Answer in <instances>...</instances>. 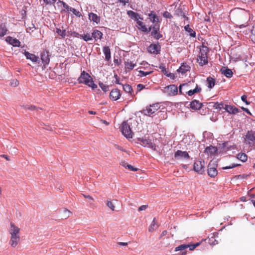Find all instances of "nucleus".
Segmentation results:
<instances>
[{"label": "nucleus", "instance_id": "nucleus-1", "mask_svg": "<svg viewBox=\"0 0 255 255\" xmlns=\"http://www.w3.org/2000/svg\"><path fill=\"white\" fill-rule=\"evenodd\" d=\"M9 233L10 235V239L9 244L13 248H15L20 242V229L15 225L11 222Z\"/></svg>", "mask_w": 255, "mask_h": 255}, {"label": "nucleus", "instance_id": "nucleus-2", "mask_svg": "<svg viewBox=\"0 0 255 255\" xmlns=\"http://www.w3.org/2000/svg\"><path fill=\"white\" fill-rule=\"evenodd\" d=\"M77 80L79 84H84L87 85L93 90L97 88V85L94 83L91 76L85 71H83L81 72Z\"/></svg>", "mask_w": 255, "mask_h": 255}, {"label": "nucleus", "instance_id": "nucleus-3", "mask_svg": "<svg viewBox=\"0 0 255 255\" xmlns=\"http://www.w3.org/2000/svg\"><path fill=\"white\" fill-rule=\"evenodd\" d=\"M208 49L206 46H203L202 48L200 49L197 59L200 65L203 66L208 63Z\"/></svg>", "mask_w": 255, "mask_h": 255}, {"label": "nucleus", "instance_id": "nucleus-4", "mask_svg": "<svg viewBox=\"0 0 255 255\" xmlns=\"http://www.w3.org/2000/svg\"><path fill=\"white\" fill-rule=\"evenodd\" d=\"M160 106L159 104L155 103L146 107V108L143 109L141 112L144 115L150 117L152 116L156 112H157Z\"/></svg>", "mask_w": 255, "mask_h": 255}, {"label": "nucleus", "instance_id": "nucleus-5", "mask_svg": "<svg viewBox=\"0 0 255 255\" xmlns=\"http://www.w3.org/2000/svg\"><path fill=\"white\" fill-rule=\"evenodd\" d=\"M137 140L139 141L141 145L144 146L150 147L154 150L156 149L155 144L152 142V139H150L149 137H142L137 138Z\"/></svg>", "mask_w": 255, "mask_h": 255}, {"label": "nucleus", "instance_id": "nucleus-6", "mask_svg": "<svg viewBox=\"0 0 255 255\" xmlns=\"http://www.w3.org/2000/svg\"><path fill=\"white\" fill-rule=\"evenodd\" d=\"M121 130L122 133L127 138H130L132 137L133 132L129 124L127 122L123 123Z\"/></svg>", "mask_w": 255, "mask_h": 255}, {"label": "nucleus", "instance_id": "nucleus-7", "mask_svg": "<svg viewBox=\"0 0 255 255\" xmlns=\"http://www.w3.org/2000/svg\"><path fill=\"white\" fill-rule=\"evenodd\" d=\"M217 165L212 162H210L208 166V174L211 177H215L217 175L218 171L217 170Z\"/></svg>", "mask_w": 255, "mask_h": 255}, {"label": "nucleus", "instance_id": "nucleus-8", "mask_svg": "<svg viewBox=\"0 0 255 255\" xmlns=\"http://www.w3.org/2000/svg\"><path fill=\"white\" fill-rule=\"evenodd\" d=\"M159 24L155 23L152 27H150L149 28V30H150L151 28L152 29L151 35L156 39H159L162 37V35L159 32Z\"/></svg>", "mask_w": 255, "mask_h": 255}, {"label": "nucleus", "instance_id": "nucleus-9", "mask_svg": "<svg viewBox=\"0 0 255 255\" xmlns=\"http://www.w3.org/2000/svg\"><path fill=\"white\" fill-rule=\"evenodd\" d=\"M174 156L176 160H185L190 158V156L187 151H183L180 150H178L176 151Z\"/></svg>", "mask_w": 255, "mask_h": 255}, {"label": "nucleus", "instance_id": "nucleus-10", "mask_svg": "<svg viewBox=\"0 0 255 255\" xmlns=\"http://www.w3.org/2000/svg\"><path fill=\"white\" fill-rule=\"evenodd\" d=\"M164 92L166 93L169 96H175L178 93L177 87L175 85H170L164 88Z\"/></svg>", "mask_w": 255, "mask_h": 255}, {"label": "nucleus", "instance_id": "nucleus-11", "mask_svg": "<svg viewBox=\"0 0 255 255\" xmlns=\"http://www.w3.org/2000/svg\"><path fill=\"white\" fill-rule=\"evenodd\" d=\"M244 140L246 143L250 145H254V143L255 142V132L253 131H249L245 136Z\"/></svg>", "mask_w": 255, "mask_h": 255}, {"label": "nucleus", "instance_id": "nucleus-12", "mask_svg": "<svg viewBox=\"0 0 255 255\" xmlns=\"http://www.w3.org/2000/svg\"><path fill=\"white\" fill-rule=\"evenodd\" d=\"M205 162L204 161L197 160L194 162V169L195 171L202 173L204 171Z\"/></svg>", "mask_w": 255, "mask_h": 255}, {"label": "nucleus", "instance_id": "nucleus-13", "mask_svg": "<svg viewBox=\"0 0 255 255\" xmlns=\"http://www.w3.org/2000/svg\"><path fill=\"white\" fill-rule=\"evenodd\" d=\"M224 109L230 114L235 115L240 111L239 109L233 105H225Z\"/></svg>", "mask_w": 255, "mask_h": 255}, {"label": "nucleus", "instance_id": "nucleus-14", "mask_svg": "<svg viewBox=\"0 0 255 255\" xmlns=\"http://www.w3.org/2000/svg\"><path fill=\"white\" fill-rule=\"evenodd\" d=\"M121 93L118 89H115L111 91L110 93V98L113 101L118 100L121 97Z\"/></svg>", "mask_w": 255, "mask_h": 255}, {"label": "nucleus", "instance_id": "nucleus-15", "mask_svg": "<svg viewBox=\"0 0 255 255\" xmlns=\"http://www.w3.org/2000/svg\"><path fill=\"white\" fill-rule=\"evenodd\" d=\"M5 41L9 44L12 45L14 47H20V42L19 40L13 38L11 36H7L6 37Z\"/></svg>", "mask_w": 255, "mask_h": 255}, {"label": "nucleus", "instance_id": "nucleus-16", "mask_svg": "<svg viewBox=\"0 0 255 255\" xmlns=\"http://www.w3.org/2000/svg\"><path fill=\"white\" fill-rule=\"evenodd\" d=\"M127 14L131 19L136 21L138 19H140L141 20H143V18L140 17V15L138 13L132 10H128L127 11Z\"/></svg>", "mask_w": 255, "mask_h": 255}, {"label": "nucleus", "instance_id": "nucleus-17", "mask_svg": "<svg viewBox=\"0 0 255 255\" xmlns=\"http://www.w3.org/2000/svg\"><path fill=\"white\" fill-rule=\"evenodd\" d=\"M160 50V46L158 44H151L148 48V51L152 54H158Z\"/></svg>", "mask_w": 255, "mask_h": 255}, {"label": "nucleus", "instance_id": "nucleus-18", "mask_svg": "<svg viewBox=\"0 0 255 255\" xmlns=\"http://www.w3.org/2000/svg\"><path fill=\"white\" fill-rule=\"evenodd\" d=\"M41 59L44 65H47L49 63L50 58L49 52L48 51H43L41 54Z\"/></svg>", "mask_w": 255, "mask_h": 255}, {"label": "nucleus", "instance_id": "nucleus-19", "mask_svg": "<svg viewBox=\"0 0 255 255\" xmlns=\"http://www.w3.org/2000/svg\"><path fill=\"white\" fill-rule=\"evenodd\" d=\"M202 103L196 100H194L190 104V108L194 110H199L202 107Z\"/></svg>", "mask_w": 255, "mask_h": 255}, {"label": "nucleus", "instance_id": "nucleus-20", "mask_svg": "<svg viewBox=\"0 0 255 255\" xmlns=\"http://www.w3.org/2000/svg\"><path fill=\"white\" fill-rule=\"evenodd\" d=\"M24 54L26 59L30 60L33 62L36 63L39 61L38 57L33 54L30 53L27 51H25Z\"/></svg>", "mask_w": 255, "mask_h": 255}, {"label": "nucleus", "instance_id": "nucleus-21", "mask_svg": "<svg viewBox=\"0 0 255 255\" xmlns=\"http://www.w3.org/2000/svg\"><path fill=\"white\" fill-rule=\"evenodd\" d=\"M148 16L150 20L154 24L159 22L158 17L154 11H151L150 13L148 14Z\"/></svg>", "mask_w": 255, "mask_h": 255}, {"label": "nucleus", "instance_id": "nucleus-22", "mask_svg": "<svg viewBox=\"0 0 255 255\" xmlns=\"http://www.w3.org/2000/svg\"><path fill=\"white\" fill-rule=\"evenodd\" d=\"M190 66L187 63H183L179 68L177 70L178 72L181 73L182 74H184L187 71H190Z\"/></svg>", "mask_w": 255, "mask_h": 255}, {"label": "nucleus", "instance_id": "nucleus-23", "mask_svg": "<svg viewBox=\"0 0 255 255\" xmlns=\"http://www.w3.org/2000/svg\"><path fill=\"white\" fill-rule=\"evenodd\" d=\"M57 4L58 6L62 5L63 7L64 8V9H62L61 10V12H63L66 11L67 12H68L70 10L71 8V7H70L66 2L60 0H58V1L57 2Z\"/></svg>", "mask_w": 255, "mask_h": 255}, {"label": "nucleus", "instance_id": "nucleus-24", "mask_svg": "<svg viewBox=\"0 0 255 255\" xmlns=\"http://www.w3.org/2000/svg\"><path fill=\"white\" fill-rule=\"evenodd\" d=\"M103 33L99 30L95 29L92 33V36L96 41L102 38Z\"/></svg>", "mask_w": 255, "mask_h": 255}, {"label": "nucleus", "instance_id": "nucleus-25", "mask_svg": "<svg viewBox=\"0 0 255 255\" xmlns=\"http://www.w3.org/2000/svg\"><path fill=\"white\" fill-rule=\"evenodd\" d=\"M89 18L91 21L98 23L100 21V18L96 13L90 12L89 13Z\"/></svg>", "mask_w": 255, "mask_h": 255}, {"label": "nucleus", "instance_id": "nucleus-26", "mask_svg": "<svg viewBox=\"0 0 255 255\" xmlns=\"http://www.w3.org/2000/svg\"><path fill=\"white\" fill-rule=\"evenodd\" d=\"M125 69L126 70L130 71L132 70L136 66L135 63H132L131 61L128 60L125 62Z\"/></svg>", "mask_w": 255, "mask_h": 255}, {"label": "nucleus", "instance_id": "nucleus-27", "mask_svg": "<svg viewBox=\"0 0 255 255\" xmlns=\"http://www.w3.org/2000/svg\"><path fill=\"white\" fill-rule=\"evenodd\" d=\"M140 20V19H138L136 21V23L138 25V28L143 32L148 31V30L146 25Z\"/></svg>", "mask_w": 255, "mask_h": 255}, {"label": "nucleus", "instance_id": "nucleus-28", "mask_svg": "<svg viewBox=\"0 0 255 255\" xmlns=\"http://www.w3.org/2000/svg\"><path fill=\"white\" fill-rule=\"evenodd\" d=\"M217 151V149L216 147L211 146L207 147L205 148V152L210 155L214 154Z\"/></svg>", "mask_w": 255, "mask_h": 255}, {"label": "nucleus", "instance_id": "nucleus-29", "mask_svg": "<svg viewBox=\"0 0 255 255\" xmlns=\"http://www.w3.org/2000/svg\"><path fill=\"white\" fill-rule=\"evenodd\" d=\"M103 52L105 55V58L107 60L111 59V50L109 47L105 46L103 48Z\"/></svg>", "mask_w": 255, "mask_h": 255}, {"label": "nucleus", "instance_id": "nucleus-30", "mask_svg": "<svg viewBox=\"0 0 255 255\" xmlns=\"http://www.w3.org/2000/svg\"><path fill=\"white\" fill-rule=\"evenodd\" d=\"M158 227V225L157 224V223L156 222L155 219L154 218L151 224H150V225L149 227L148 231L150 232H152L154 230L157 229Z\"/></svg>", "mask_w": 255, "mask_h": 255}, {"label": "nucleus", "instance_id": "nucleus-31", "mask_svg": "<svg viewBox=\"0 0 255 255\" xmlns=\"http://www.w3.org/2000/svg\"><path fill=\"white\" fill-rule=\"evenodd\" d=\"M8 30L4 24H0V37H2L6 34Z\"/></svg>", "mask_w": 255, "mask_h": 255}, {"label": "nucleus", "instance_id": "nucleus-32", "mask_svg": "<svg viewBox=\"0 0 255 255\" xmlns=\"http://www.w3.org/2000/svg\"><path fill=\"white\" fill-rule=\"evenodd\" d=\"M207 82L208 87L210 89L213 88L215 84V79L211 77H209L207 78Z\"/></svg>", "mask_w": 255, "mask_h": 255}, {"label": "nucleus", "instance_id": "nucleus-33", "mask_svg": "<svg viewBox=\"0 0 255 255\" xmlns=\"http://www.w3.org/2000/svg\"><path fill=\"white\" fill-rule=\"evenodd\" d=\"M123 89L126 92L130 94V95H132V93L133 92V91L132 87L130 85L128 84L124 85Z\"/></svg>", "mask_w": 255, "mask_h": 255}, {"label": "nucleus", "instance_id": "nucleus-34", "mask_svg": "<svg viewBox=\"0 0 255 255\" xmlns=\"http://www.w3.org/2000/svg\"><path fill=\"white\" fill-rule=\"evenodd\" d=\"M185 30L187 31L189 35L193 37H195L196 36V33L195 31H194L190 26L189 25H187L184 27Z\"/></svg>", "mask_w": 255, "mask_h": 255}, {"label": "nucleus", "instance_id": "nucleus-35", "mask_svg": "<svg viewBox=\"0 0 255 255\" xmlns=\"http://www.w3.org/2000/svg\"><path fill=\"white\" fill-rule=\"evenodd\" d=\"M237 157L242 162H246L248 159L247 155L244 153H240L238 154Z\"/></svg>", "mask_w": 255, "mask_h": 255}, {"label": "nucleus", "instance_id": "nucleus-36", "mask_svg": "<svg viewBox=\"0 0 255 255\" xmlns=\"http://www.w3.org/2000/svg\"><path fill=\"white\" fill-rule=\"evenodd\" d=\"M201 91V88L198 86L193 90H190L188 91L187 94L189 96H191L195 93H199Z\"/></svg>", "mask_w": 255, "mask_h": 255}, {"label": "nucleus", "instance_id": "nucleus-37", "mask_svg": "<svg viewBox=\"0 0 255 255\" xmlns=\"http://www.w3.org/2000/svg\"><path fill=\"white\" fill-rule=\"evenodd\" d=\"M222 73H223L228 78L232 77L233 74L232 71L228 68L223 70L222 71Z\"/></svg>", "mask_w": 255, "mask_h": 255}, {"label": "nucleus", "instance_id": "nucleus-38", "mask_svg": "<svg viewBox=\"0 0 255 255\" xmlns=\"http://www.w3.org/2000/svg\"><path fill=\"white\" fill-rule=\"evenodd\" d=\"M56 33L60 35L62 38H64L66 35V30H61L60 28H56Z\"/></svg>", "mask_w": 255, "mask_h": 255}, {"label": "nucleus", "instance_id": "nucleus-39", "mask_svg": "<svg viewBox=\"0 0 255 255\" xmlns=\"http://www.w3.org/2000/svg\"><path fill=\"white\" fill-rule=\"evenodd\" d=\"M80 36L85 41H88L92 39V36H91L89 33L81 35Z\"/></svg>", "mask_w": 255, "mask_h": 255}, {"label": "nucleus", "instance_id": "nucleus-40", "mask_svg": "<svg viewBox=\"0 0 255 255\" xmlns=\"http://www.w3.org/2000/svg\"><path fill=\"white\" fill-rule=\"evenodd\" d=\"M35 29L36 27L34 24L31 23L27 25V26L26 27V31L27 32L30 33L31 32L33 31Z\"/></svg>", "mask_w": 255, "mask_h": 255}, {"label": "nucleus", "instance_id": "nucleus-41", "mask_svg": "<svg viewBox=\"0 0 255 255\" xmlns=\"http://www.w3.org/2000/svg\"><path fill=\"white\" fill-rule=\"evenodd\" d=\"M72 215V212L68 209H64L63 213V217L65 219L69 218Z\"/></svg>", "mask_w": 255, "mask_h": 255}, {"label": "nucleus", "instance_id": "nucleus-42", "mask_svg": "<svg viewBox=\"0 0 255 255\" xmlns=\"http://www.w3.org/2000/svg\"><path fill=\"white\" fill-rule=\"evenodd\" d=\"M188 248V246L186 244H182L178 247H176L175 249V251H184Z\"/></svg>", "mask_w": 255, "mask_h": 255}, {"label": "nucleus", "instance_id": "nucleus-43", "mask_svg": "<svg viewBox=\"0 0 255 255\" xmlns=\"http://www.w3.org/2000/svg\"><path fill=\"white\" fill-rule=\"evenodd\" d=\"M24 108L26 110H29L31 111L35 110L37 112L39 111V110H41V108H37L35 106L32 105H26L24 107Z\"/></svg>", "mask_w": 255, "mask_h": 255}, {"label": "nucleus", "instance_id": "nucleus-44", "mask_svg": "<svg viewBox=\"0 0 255 255\" xmlns=\"http://www.w3.org/2000/svg\"><path fill=\"white\" fill-rule=\"evenodd\" d=\"M224 104L222 103H218V102H216L215 103H214V105L213 106V107L216 109H219V110H221V109L222 108H224Z\"/></svg>", "mask_w": 255, "mask_h": 255}, {"label": "nucleus", "instance_id": "nucleus-45", "mask_svg": "<svg viewBox=\"0 0 255 255\" xmlns=\"http://www.w3.org/2000/svg\"><path fill=\"white\" fill-rule=\"evenodd\" d=\"M106 205L112 211H115V206L114 205L113 203L111 201L107 200V201Z\"/></svg>", "mask_w": 255, "mask_h": 255}, {"label": "nucleus", "instance_id": "nucleus-46", "mask_svg": "<svg viewBox=\"0 0 255 255\" xmlns=\"http://www.w3.org/2000/svg\"><path fill=\"white\" fill-rule=\"evenodd\" d=\"M70 11L72 12L76 16L80 17L82 16L81 13L79 11H77L75 8L71 7Z\"/></svg>", "mask_w": 255, "mask_h": 255}, {"label": "nucleus", "instance_id": "nucleus-47", "mask_svg": "<svg viewBox=\"0 0 255 255\" xmlns=\"http://www.w3.org/2000/svg\"><path fill=\"white\" fill-rule=\"evenodd\" d=\"M250 37L252 40L255 43V25L253 26Z\"/></svg>", "mask_w": 255, "mask_h": 255}, {"label": "nucleus", "instance_id": "nucleus-48", "mask_svg": "<svg viewBox=\"0 0 255 255\" xmlns=\"http://www.w3.org/2000/svg\"><path fill=\"white\" fill-rule=\"evenodd\" d=\"M138 72L139 76L144 77L151 74L152 73V71H151L149 72H144L143 71L139 70Z\"/></svg>", "mask_w": 255, "mask_h": 255}, {"label": "nucleus", "instance_id": "nucleus-49", "mask_svg": "<svg viewBox=\"0 0 255 255\" xmlns=\"http://www.w3.org/2000/svg\"><path fill=\"white\" fill-rule=\"evenodd\" d=\"M240 165H241L240 164L232 163V164L230 165L229 166L223 167L222 168L223 169H231V168L236 167L240 166Z\"/></svg>", "mask_w": 255, "mask_h": 255}, {"label": "nucleus", "instance_id": "nucleus-50", "mask_svg": "<svg viewBox=\"0 0 255 255\" xmlns=\"http://www.w3.org/2000/svg\"><path fill=\"white\" fill-rule=\"evenodd\" d=\"M163 16L165 18H169V19H171L173 17L172 14L167 11H165L163 13Z\"/></svg>", "mask_w": 255, "mask_h": 255}, {"label": "nucleus", "instance_id": "nucleus-51", "mask_svg": "<svg viewBox=\"0 0 255 255\" xmlns=\"http://www.w3.org/2000/svg\"><path fill=\"white\" fill-rule=\"evenodd\" d=\"M200 244L199 243H197L193 245H187L188 246V248L190 251H193L197 247L199 246Z\"/></svg>", "mask_w": 255, "mask_h": 255}, {"label": "nucleus", "instance_id": "nucleus-52", "mask_svg": "<svg viewBox=\"0 0 255 255\" xmlns=\"http://www.w3.org/2000/svg\"><path fill=\"white\" fill-rule=\"evenodd\" d=\"M19 84V82L17 79H13L11 81L10 85L13 87H16Z\"/></svg>", "mask_w": 255, "mask_h": 255}, {"label": "nucleus", "instance_id": "nucleus-53", "mask_svg": "<svg viewBox=\"0 0 255 255\" xmlns=\"http://www.w3.org/2000/svg\"><path fill=\"white\" fill-rule=\"evenodd\" d=\"M99 86L104 91L106 92L108 90V86H107L103 83H100Z\"/></svg>", "mask_w": 255, "mask_h": 255}, {"label": "nucleus", "instance_id": "nucleus-54", "mask_svg": "<svg viewBox=\"0 0 255 255\" xmlns=\"http://www.w3.org/2000/svg\"><path fill=\"white\" fill-rule=\"evenodd\" d=\"M145 88V86L142 84H139L137 85V91L139 92Z\"/></svg>", "mask_w": 255, "mask_h": 255}, {"label": "nucleus", "instance_id": "nucleus-55", "mask_svg": "<svg viewBox=\"0 0 255 255\" xmlns=\"http://www.w3.org/2000/svg\"><path fill=\"white\" fill-rule=\"evenodd\" d=\"M127 168L130 171H136L137 170V168L133 167L132 166L129 164H127Z\"/></svg>", "mask_w": 255, "mask_h": 255}, {"label": "nucleus", "instance_id": "nucleus-56", "mask_svg": "<svg viewBox=\"0 0 255 255\" xmlns=\"http://www.w3.org/2000/svg\"><path fill=\"white\" fill-rule=\"evenodd\" d=\"M80 34H79L78 32L75 31L71 32V36L74 37H79L80 36Z\"/></svg>", "mask_w": 255, "mask_h": 255}, {"label": "nucleus", "instance_id": "nucleus-57", "mask_svg": "<svg viewBox=\"0 0 255 255\" xmlns=\"http://www.w3.org/2000/svg\"><path fill=\"white\" fill-rule=\"evenodd\" d=\"M114 77L116 79L115 80V83L117 84H121V83H120V78L118 77V75L117 74H115L114 75Z\"/></svg>", "mask_w": 255, "mask_h": 255}, {"label": "nucleus", "instance_id": "nucleus-58", "mask_svg": "<svg viewBox=\"0 0 255 255\" xmlns=\"http://www.w3.org/2000/svg\"><path fill=\"white\" fill-rule=\"evenodd\" d=\"M247 97L246 95H243L242 97H241V100L244 102L245 103H246V104L248 105L249 104V102H248L247 100Z\"/></svg>", "mask_w": 255, "mask_h": 255}, {"label": "nucleus", "instance_id": "nucleus-59", "mask_svg": "<svg viewBox=\"0 0 255 255\" xmlns=\"http://www.w3.org/2000/svg\"><path fill=\"white\" fill-rule=\"evenodd\" d=\"M82 195L85 198L88 199L92 201H94L93 198L92 197H91V196L89 195H85V194H82Z\"/></svg>", "mask_w": 255, "mask_h": 255}, {"label": "nucleus", "instance_id": "nucleus-60", "mask_svg": "<svg viewBox=\"0 0 255 255\" xmlns=\"http://www.w3.org/2000/svg\"><path fill=\"white\" fill-rule=\"evenodd\" d=\"M184 86H187V84H181L180 86H179V92L180 93V94H182V88Z\"/></svg>", "mask_w": 255, "mask_h": 255}, {"label": "nucleus", "instance_id": "nucleus-61", "mask_svg": "<svg viewBox=\"0 0 255 255\" xmlns=\"http://www.w3.org/2000/svg\"><path fill=\"white\" fill-rule=\"evenodd\" d=\"M43 0L47 4H50L54 3L56 1V0Z\"/></svg>", "mask_w": 255, "mask_h": 255}, {"label": "nucleus", "instance_id": "nucleus-62", "mask_svg": "<svg viewBox=\"0 0 255 255\" xmlns=\"http://www.w3.org/2000/svg\"><path fill=\"white\" fill-rule=\"evenodd\" d=\"M147 207V205H142L138 209V211L145 210Z\"/></svg>", "mask_w": 255, "mask_h": 255}, {"label": "nucleus", "instance_id": "nucleus-63", "mask_svg": "<svg viewBox=\"0 0 255 255\" xmlns=\"http://www.w3.org/2000/svg\"><path fill=\"white\" fill-rule=\"evenodd\" d=\"M159 68L161 70V71L164 73L166 74L167 72L166 69L164 66H160Z\"/></svg>", "mask_w": 255, "mask_h": 255}, {"label": "nucleus", "instance_id": "nucleus-64", "mask_svg": "<svg viewBox=\"0 0 255 255\" xmlns=\"http://www.w3.org/2000/svg\"><path fill=\"white\" fill-rule=\"evenodd\" d=\"M119 1L122 3L124 5L129 2V0H119Z\"/></svg>", "mask_w": 255, "mask_h": 255}]
</instances>
